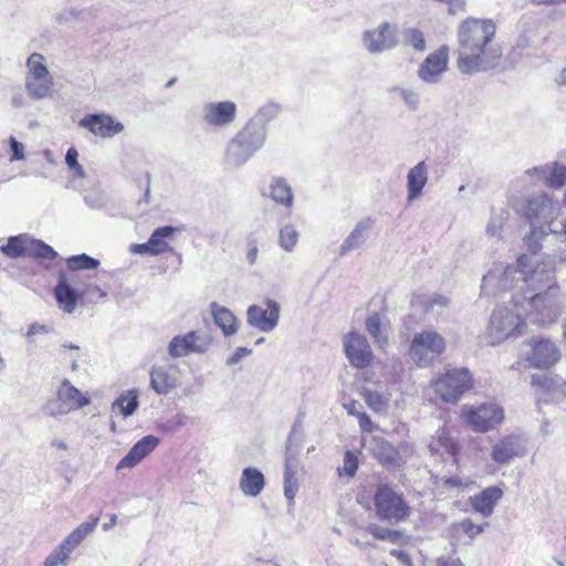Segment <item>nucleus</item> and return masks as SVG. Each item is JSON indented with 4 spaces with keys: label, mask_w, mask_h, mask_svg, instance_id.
I'll return each mask as SVG.
<instances>
[{
    "label": "nucleus",
    "mask_w": 566,
    "mask_h": 566,
    "mask_svg": "<svg viewBox=\"0 0 566 566\" xmlns=\"http://www.w3.org/2000/svg\"><path fill=\"white\" fill-rule=\"evenodd\" d=\"M429 449L433 454L447 453L452 458L453 463L459 465L461 447L447 427H441L436 431L429 443Z\"/></svg>",
    "instance_id": "obj_20"
},
{
    "label": "nucleus",
    "mask_w": 566,
    "mask_h": 566,
    "mask_svg": "<svg viewBox=\"0 0 566 566\" xmlns=\"http://www.w3.org/2000/svg\"><path fill=\"white\" fill-rule=\"evenodd\" d=\"M366 329L374 342L380 347L384 348L388 344V336L386 333V328L381 322L379 314L375 313L370 315L366 319Z\"/></svg>",
    "instance_id": "obj_32"
},
{
    "label": "nucleus",
    "mask_w": 566,
    "mask_h": 566,
    "mask_svg": "<svg viewBox=\"0 0 566 566\" xmlns=\"http://www.w3.org/2000/svg\"><path fill=\"white\" fill-rule=\"evenodd\" d=\"M30 242L31 238H29L27 234L10 237L8 239V243L2 245L0 251L11 259H17L28 254Z\"/></svg>",
    "instance_id": "obj_31"
},
{
    "label": "nucleus",
    "mask_w": 566,
    "mask_h": 566,
    "mask_svg": "<svg viewBox=\"0 0 566 566\" xmlns=\"http://www.w3.org/2000/svg\"><path fill=\"white\" fill-rule=\"evenodd\" d=\"M9 144L11 149L10 160L15 161L24 159L23 144L18 142L14 137H10Z\"/></svg>",
    "instance_id": "obj_53"
},
{
    "label": "nucleus",
    "mask_w": 566,
    "mask_h": 566,
    "mask_svg": "<svg viewBox=\"0 0 566 566\" xmlns=\"http://www.w3.org/2000/svg\"><path fill=\"white\" fill-rule=\"evenodd\" d=\"M374 536L378 539L388 541L394 544L401 542V539L403 538L402 532L398 530H389L381 527H377L374 531Z\"/></svg>",
    "instance_id": "obj_50"
},
{
    "label": "nucleus",
    "mask_w": 566,
    "mask_h": 566,
    "mask_svg": "<svg viewBox=\"0 0 566 566\" xmlns=\"http://www.w3.org/2000/svg\"><path fill=\"white\" fill-rule=\"evenodd\" d=\"M175 386L174 378L164 366L153 367L150 370V387L158 395H166Z\"/></svg>",
    "instance_id": "obj_30"
},
{
    "label": "nucleus",
    "mask_w": 566,
    "mask_h": 566,
    "mask_svg": "<svg viewBox=\"0 0 566 566\" xmlns=\"http://www.w3.org/2000/svg\"><path fill=\"white\" fill-rule=\"evenodd\" d=\"M304 439V430H303V417L301 415L295 419L292 430L289 434L286 448H292L293 450H297L302 447V442Z\"/></svg>",
    "instance_id": "obj_40"
},
{
    "label": "nucleus",
    "mask_w": 566,
    "mask_h": 566,
    "mask_svg": "<svg viewBox=\"0 0 566 566\" xmlns=\"http://www.w3.org/2000/svg\"><path fill=\"white\" fill-rule=\"evenodd\" d=\"M462 418L475 432H488L495 429L504 420V410L494 402L479 406H463Z\"/></svg>",
    "instance_id": "obj_8"
},
{
    "label": "nucleus",
    "mask_w": 566,
    "mask_h": 566,
    "mask_svg": "<svg viewBox=\"0 0 566 566\" xmlns=\"http://www.w3.org/2000/svg\"><path fill=\"white\" fill-rule=\"evenodd\" d=\"M356 368H365L374 360V354L365 337L356 334Z\"/></svg>",
    "instance_id": "obj_34"
},
{
    "label": "nucleus",
    "mask_w": 566,
    "mask_h": 566,
    "mask_svg": "<svg viewBox=\"0 0 566 566\" xmlns=\"http://www.w3.org/2000/svg\"><path fill=\"white\" fill-rule=\"evenodd\" d=\"M403 43L413 48L417 51L426 49V40L422 31L416 28L406 29L403 32Z\"/></svg>",
    "instance_id": "obj_41"
},
{
    "label": "nucleus",
    "mask_w": 566,
    "mask_h": 566,
    "mask_svg": "<svg viewBox=\"0 0 566 566\" xmlns=\"http://www.w3.org/2000/svg\"><path fill=\"white\" fill-rule=\"evenodd\" d=\"M349 491L352 489L345 490L339 495L338 514L350 524L354 521V503Z\"/></svg>",
    "instance_id": "obj_42"
},
{
    "label": "nucleus",
    "mask_w": 566,
    "mask_h": 566,
    "mask_svg": "<svg viewBox=\"0 0 566 566\" xmlns=\"http://www.w3.org/2000/svg\"><path fill=\"white\" fill-rule=\"evenodd\" d=\"M530 302L535 310L533 323L546 326L557 321L560 312L557 286H551L545 292L535 294Z\"/></svg>",
    "instance_id": "obj_10"
},
{
    "label": "nucleus",
    "mask_w": 566,
    "mask_h": 566,
    "mask_svg": "<svg viewBox=\"0 0 566 566\" xmlns=\"http://www.w3.org/2000/svg\"><path fill=\"white\" fill-rule=\"evenodd\" d=\"M83 541L81 535H78L75 530L61 543L62 547H64L70 554L72 551Z\"/></svg>",
    "instance_id": "obj_58"
},
{
    "label": "nucleus",
    "mask_w": 566,
    "mask_h": 566,
    "mask_svg": "<svg viewBox=\"0 0 566 566\" xmlns=\"http://www.w3.org/2000/svg\"><path fill=\"white\" fill-rule=\"evenodd\" d=\"M210 311L214 324L222 331L224 336H232L239 329V321L235 315L226 306L212 302Z\"/></svg>",
    "instance_id": "obj_23"
},
{
    "label": "nucleus",
    "mask_w": 566,
    "mask_h": 566,
    "mask_svg": "<svg viewBox=\"0 0 566 566\" xmlns=\"http://www.w3.org/2000/svg\"><path fill=\"white\" fill-rule=\"evenodd\" d=\"M258 241L255 238H249L247 242L245 260L249 265H254L258 260Z\"/></svg>",
    "instance_id": "obj_52"
},
{
    "label": "nucleus",
    "mask_w": 566,
    "mask_h": 566,
    "mask_svg": "<svg viewBox=\"0 0 566 566\" xmlns=\"http://www.w3.org/2000/svg\"><path fill=\"white\" fill-rule=\"evenodd\" d=\"M237 105L231 101L210 102L203 105L202 120L211 127H226L234 122Z\"/></svg>",
    "instance_id": "obj_14"
},
{
    "label": "nucleus",
    "mask_w": 566,
    "mask_h": 566,
    "mask_svg": "<svg viewBox=\"0 0 566 566\" xmlns=\"http://www.w3.org/2000/svg\"><path fill=\"white\" fill-rule=\"evenodd\" d=\"M524 454V448L515 436L501 438L492 448V460L497 464H506L516 457Z\"/></svg>",
    "instance_id": "obj_21"
},
{
    "label": "nucleus",
    "mask_w": 566,
    "mask_h": 566,
    "mask_svg": "<svg viewBox=\"0 0 566 566\" xmlns=\"http://www.w3.org/2000/svg\"><path fill=\"white\" fill-rule=\"evenodd\" d=\"M390 554L400 560L403 565L412 566V560L408 553L399 549H392Z\"/></svg>",
    "instance_id": "obj_62"
},
{
    "label": "nucleus",
    "mask_w": 566,
    "mask_h": 566,
    "mask_svg": "<svg viewBox=\"0 0 566 566\" xmlns=\"http://www.w3.org/2000/svg\"><path fill=\"white\" fill-rule=\"evenodd\" d=\"M473 483H474L473 481L463 482V480L458 476H451V478H446L442 480V488H444L446 490H450V489L463 490L464 488H467Z\"/></svg>",
    "instance_id": "obj_54"
},
{
    "label": "nucleus",
    "mask_w": 566,
    "mask_h": 566,
    "mask_svg": "<svg viewBox=\"0 0 566 566\" xmlns=\"http://www.w3.org/2000/svg\"><path fill=\"white\" fill-rule=\"evenodd\" d=\"M545 184L551 188H562L566 184V167L554 165L549 175L546 177Z\"/></svg>",
    "instance_id": "obj_44"
},
{
    "label": "nucleus",
    "mask_w": 566,
    "mask_h": 566,
    "mask_svg": "<svg viewBox=\"0 0 566 566\" xmlns=\"http://www.w3.org/2000/svg\"><path fill=\"white\" fill-rule=\"evenodd\" d=\"M473 377L467 368H449L440 373L431 381L438 398L446 403H457L460 398L473 388Z\"/></svg>",
    "instance_id": "obj_4"
},
{
    "label": "nucleus",
    "mask_w": 566,
    "mask_h": 566,
    "mask_svg": "<svg viewBox=\"0 0 566 566\" xmlns=\"http://www.w3.org/2000/svg\"><path fill=\"white\" fill-rule=\"evenodd\" d=\"M78 125L96 136L109 138L123 132L124 125L107 114H91L83 117Z\"/></svg>",
    "instance_id": "obj_17"
},
{
    "label": "nucleus",
    "mask_w": 566,
    "mask_h": 566,
    "mask_svg": "<svg viewBox=\"0 0 566 566\" xmlns=\"http://www.w3.org/2000/svg\"><path fill=\"white\" fill-rule=\"evenodd\" d=\"M98 522V517H91L90 521H86L82 524H80L75 532L81 535V537L84 539L87 535L93 533Z\"/></svg>",
    "instance_id": "obj_55"
},
{
    "label": "nucleus",
    "mask_w": 566,
    "mask_h": 566,
    "mask_svg": "<svg viewBox=\"0 0 566 566\" xmlns=\"http://www.w3.org/2000/svg\"><path fill=\"white\" fill-rule=\"evenodd\" d=\"M337 475L342 486H345L354 478V451H345L344 464L337 468Z\"/></svg>",
    "instance_id": "obj_39"
},
{
    "label": "nucleus",
    "mask_w": 566,
    "mask_h": 566,
    "mask_svg": "<svg viewBox=\"0 0 566 566\" xmlns=\"http://www.w3.org/2000/svg\"><path fill=\"white\" fill-rule=\"evenodd\" d=\"M251 354V349L247 347H238L235 352L227 359L228 366L237 365L243 357Z\"/></svg>",
    "instance_id": "obj_59"
},
{
    "label": "nucleus",
    "mask_w": 566,
    "mask_h": 566,
    "mask_svg": "<svg viewBox=\"0 0 566 566\" xmlns=\"http://www.w3.org/2000/svg\"><path fill=\"white\" fill-rule=\"evenodd\" d=\"M502 496V489L499 486H489L471 496L470 503L475 512L481 513L483 516H490Z\"/></svg>",
    "instance_id": "obj_22"
},
{
    "label": "nucleus",
    "mask_w": 566,
    "mask_h": 566,
    "mask_svg": "<svg viewBox=\"0 0 566 566\" xmlns=\"http://www.w3.org/2000/svg\"><path fill=\"white\" fill-rule=\"evenodd\" d=\"M80 13L75 9H65L56 15V21L59 23H67L76 19Z\"/></svg>",
    "instance_id": "obj_60"
},
{
    "label": "nucleus",
    "mask_w": 566,
    "mask_h": 566,
    "mask_svg": "<svg viewBox=\"0 0 566 566\" xmlns=\"http://www.w3.org/2000/svg\"><path fill=\"white\" fill-rule=\"evenodd\" d=\"M77 158V150L74 147L69 148L65 155V163L70 169H73L75 166L78 165Z\"/></svg>",
    "instance_id": "obj_61"
},
{
    "label": "nucleus",
    "mask_w": 566,
    "mask_h": 566,
    "mask_svg": "<svg viewBox=\"0 0 566 566\" xmlns=\"http://www.w3.org/2000/svg\"><path fill=\"white\" fill-rule=\"evenodd\" d=\"M269 197L285 208H292L294 195L287 180L283 177H272L270 182Z\"/></svg>",
    "instance_id": "obj_27"
},
{
    "label": "nucleus",
    "mask_w": 566,
    "mask_h": 566,
    "mask_svg": "<svg viewBox=\"0 0 566 566\" xmlns=\"http://www.w3.org/2000/svg\"><path fill=\"white\" fill-rule=\"evenodd\" d=\"M208 337L196 331L188 332L184 335L175 336L169 345L168 353L172 358H180L191 353L202 354L209 347Z\"/></svg>",
    "instance_id": "obj_13"
},
{
    "label": "nucleus",
    "mask_w": 566,
    "mask_h": 566,
    "mask_svg": "<svg viewBox=\"0 0 566 566\" xmlns=\"http://www.w3.org/2000/svg\"><path fill=\"white\" fill-rule=\"evenodd\" d=\"M338 391L344 409L347 410L348 415H354V374L348 369V367H345L344 371L339 375Z\"/></svg>",
    "instance_id": "obj_28"
},
{
    "label": "nucleus",
    "mask_w": 566,
    "mask_h": 566,
    "mask_svg": "<svg viewBox=\"0 0 566 566\" xmlns=\"http://www.w3.org/2000/svg\"><path fill=\"white\" fill-rule=\"evenodd\" d=\"M449 62V46L441 45L430 53L419 69V76L427 82H436L446 72Z\"/></svg>",
    "instance_id": "obj_19"
},
{
    "label": "nucleus",
    "mask_w": 566,
    "mask_h": 566,
    "mask_svg": "<svg viewBox=\"0 0 566 566\" xmlns=\"http://www.w3.org/2000/svg\"><path fill=\"white\" fill-rule=\"evenodd\" d=\"M374 505L378 518L391 524L406 522L412 513L403 494L387 483L377 486Z\"/></svg>",
    "instance_id": "obj_3"
},
{
    "label": "nucleus",
    "mask_w": 566,
    "mask_h": 566,
    "mask_svg": "<svg viewBox=\"0 0 566 566\" xmlns=\"http://www.w3.org/2000/svg\"><path fill=\"white\" fill-rule=\"evenodd\" d=\"M297 450L292 448L285 449L284 476H293L298 471Z\"/></svg>",
    "instance_id": "obj_47"
},
{
    "label": "nucleus",
    "mask_w": 566,
    "mask_h": 566,
    "mask_svg": "<svg viewBox=\"0 0 566 566\" xmlns=\"http://www.w3.org/2000/svg\"><path fill=\"white\" fill-rule=\"evenodd\" d=\"M533 255L523 254L517 259L518 271L524 275L525 280L532 277L536 272L537 262L533 261Z\"/></svg>",
    "instance_id": "obj_49"
},
{
    "label": "nucleus",
    "mask_w": 566,
    "mask_h": 566,
    "mask_svg": "<svg viewBox=\"0 0 566 566\" xmlns=\"http://www.w3.org/2000/svg\"><path fill=\"white\" fill-rule=\"evenodd\" d=\"M532 386L536 389L537 395H544L556 389V381L551 376L535 375L532 377Z\"/></svg>",
    "instance_id": "obj_43"
},
{
    "label": "nucleus",
    "mask_w": 566,
    "mask_h": 566,
    "mask_svg": "<svg viewBox=\"0 0 566 566\" xmlns=\"http://www.w3.org/2000/svg\"><path fill=\"white\" fill-rule=\"evenodd\" d=\"M158 437L148 434L138 440L117 463L116 471L135 468L142 460L148 457L159 444Z\"/></svg>",
    "instance_id": "obj_18"
},
{
    "label": "nucleus",
    "mask_w": 566,
    "mask_h": 566,
    "mask_svg": "<svg viewBox=\"0 0 566 566\" xmlns=\"http://www.w3.org/2000/svg\"><path fill=\"white\" fill-rule=\"evenodd\" d=\"M461 530L471 538L483 532V526L473 523L471 520L465 518L460 524Z\"/></svg>",
    "instance_id": "obj_56"
},
{
    "label": "nucleus",
    "mask_w": 566,
    "mask_h": 566,
    "mask_svg": "<svg viewBox=\"0 0 566 566\" xmlns=\"http://www.w3.org/2000/svg\"><path fill=\"white\" fill-rule=\"evenodd\" d=\"M525 345L527 347L525 360L532 368L548 369L562 358L559 347L551 338L533 336L525 342Z\"/></svg>",
    "instance_id": "obj_9"
},
{
    "label": "nucleus",
    "mask_w": 566,
    "mask_h": 566,
    "mask_svg": "<svg viewBox=\"0 0 566 566\" xmlns=\"http://www.w3.org/2000/svg\"><path fill=\"white\" fill-rule=\"evenodd\" d=\"M176 232V228L165 226L157 228L149 238V245L153 249V255L161 254L168 251L169 244L165 241L166 238L171 237Z\"/></svg>",
    "instance_id": "obj_33"
},
{
    "label": "nucleus",
    "mask_w": 566,
    "mask_h": 566,
    "mask_svg": "<svg viewBox=\"0 0 566 566\" xmlns=\"http://www.w3.org/2000/svg\"><path fill=\"white\" fill-rule=\"evenodd\" d=\"M78 289L81 298H86L91 303H95L97 300L104 298L107 295L105 291L93 283L83 284V286Z\"/></svg>",
    "instance_id": "obj_46"
},
{
    "label": "nucleus",
    "mask_w": 566,
    "mask_h": 566,
    "mask_svg": "<svg viewBox=\"0 0 566 566\" xmlns=\"http://www.w3.org/2000/svg\"><path fill=\"white\" fill-rule=\"evenodd\" d=\"M28 254L44 260H53L57 255V253L54 251L52 247H50L49 244L44 243L41 240L35 239H31Z\"/></svg>",
    "instance_id": "obj_38"
},
{
    "label": "nucleus",
    "mask_w": 566,
    "mask_h": 566,
    "mask_svg": "<svg viewBox=\"0 0 566 566\" xmlns=\"http://www.w3.org/2000/svg\"><path fill=\"white\" fill-rule=\"evenodd\" d=\"M281 306L276 301L266 300V308L250 305L247 310V322L250 326L263 333L275 329L280 318Z\"/></svg>",
    "instance_id": "obj_12"
},
{
    "label": "nucleus",
    "mask_w": 566,
    "mask_h": 566,
    "mask_svg": "<svg viewBox=\"0 0 566 566\" xmlns=\"http://www.w3.org/2000/svg\"><path fill=\"white\" fill-rule=\"evenodd\" d=\"M446 339L436 331L417 333L409 347V355L418 367H428L446 352Z\"/></svg>",
    "instance_id": "obj_6"
},
{
    "label": "nucleus",
    "mask_w": 566,
    "mask_h": 566,
    "mask_svg": "<svg viewBox=\"0 0 566 566\" xmlns=\"http://www.w3.org/2000/svg\"><path fill=\"white\" fill-rule=\"evenodd\" d=\"M428 180V169L424 161L412 167L407 176L408 200L418 198Z\"/></svg>",
    "instance_id": "obj_25"
},
{
    "label": "nucleus",
    "mask_w": 566,
    "mask_h": 566,
    "mask_svg": "<svg viewBox=\"0 0 566 566\" xmlns=\"http://www.w3.org/2000/svg\"><path fill=\"white\" fill-rule=\"evenodd\" d=\"M495 32L492 20L469 18L460 24L457 67L461 73L471 74L497 65L502 51L493 43Z\"/></svg>",
    "instance_id": "obj_1"
},
{
    "label": "nucleus",
    "mask_w": 566,
    "mask_h": 566,
    "mask_svg": "<svg viewBox=\"0 0 566 566\" xmlns=\"http://www.w3.org/2000/svg\"><path fill=\"white\" fill-rule=\"evenodd\" d=\"M300 233L293 224H285L279 232V245L286 252L294 251L298 242Z\"/></svg>",
    "instance_id": "obj_35"
},
{
    "label": "nucleus",
    "mask_w": 566,
    "mask_h": 566,
    "mask_svg": "<svg viewBox=\"0 0 566 566\" xmlns=\"http://www.w3.org/2000/svg\"><path fill=\"white\" fill-rule=\"evenodd\" d=\"M91 399L74 387L70 380L64 379L57 390V402L48 406L51 416L65 415L90 405Z\"/></svg>",
    "instance_id": "obj_11"
},
{
    "label": "nucleus",
    "mask_w": 566,
    "mask_h": 566,
    "mask_svg": "<svg viewBox=\"0 0 566 566\" xmlns=\"http://www.w3.org/2000/svg\"><path fill=\"white\" fill-rule=\"evenodd\" d=\"M265 485V479L263 473L256 468H245L242 471L240 479V490L247 496H258Z\"/></svg>",
    "instance_id": "obj_24"
},
{
    "label": "nucleus",
    "mask_w": 566,
    "mask_h": 566,
    "mask_svg": "<svg viewBox=\"0 0 566 566\" xmlns=\"http://www.w3.org/2000/svg\"><path fill=\"white\" fill-rule=\"evenodd\" d=\"M69 556L70 553L60 544V546L51 552L50 555L45 558L44 566L65 565Z\"/></svg>",
    "instance_id": "obj_48"
},
{
    "label": "nucleus",
    "mask_w": 566,
    "mask_h": 566,
    "mask_svg": "<svg viewBox=\"0 0 566 566\" xmlns=\"http://www.w3.org/2000/svg\"><path fill=\"white\" fill-rule=\"evenodd\" d=\"M130 251L134 252V253H138V254H150V255H153V249L149 245V241H147L146 243H142V244H133L130 247Z\"/></svg>",
    "instance_id": "obj_63"
},
{
    "label": "nucleus",
    "mask_w": 566,
    "mask_h": 566,
    "mask_svg": "<svg viewBox=\"0 0 566 566\" xmlns=\"http://www.w3.org/2000/svg\"><path fill=\"white\" fill-rule=\"evenodd\" d=\"M526 327V321L521 315L509 308L496 310L490 318L486 342L489 345L495 346L509 338L523 335Z\"/></svg>",
    "instance_id": "obj_5"
},
{
    "label": "nucleus",
    "mask_w": 566,
    "mask_h": 566,
    "mask_svg": "<svg viewBox=\"0 0 566 566\" xmlns=\"http://www.w3.org/2000/svg\"><path fill=\"white\" fill-rule=\"evenodd\" d=\"M67 268L72 271V274H77L78 270H91L96 269L99 265V261L85 253L70 256L66 260Z\"/></svg>",
    "instance_id": "obj_36"
},
{
    "label": "nucleus",
    "mask_w": 566,
    "mask_h": 566,
    "mask_svg": "<svg viewBox=\"0 0 566 566\" xmlns=\"http://www.w3.org/2000/svg\"><path fill=\"white\" fill-rule=\"evenodd\" d=\"M438 566H464L460 558L441 557L438 559Z\"/></svg>",
    "instance_id": "obj_64"
},
{
    "label": "nucleus",
    "mask_w": 566,
    "mask_h": 566,
    "mask_svg": "<svg viewBox=\"0 0 566 566\" xmlns=\"http://www.w3.org/2000/svg\"><path fill=\"white\" fill-rule=\"evenodd\" d=\"M356 416L358 418V423H359V427L363 432L361 444L366 446L367 444V434L368 433L374 434L377 432H381V430L379 429V427L377 424H375L370 420V418L365 412L356 413Z\"/></svg>",
    "instance_id": "obj_45"
},
{
    "label": "nucleus",
    "mask_w": 566,
    "mask_h": 566,
    "mask_svg": "<svg viewBox=\"0 0 566 566\" xmlns=\"http://www.w3.org/2000/svg\"><path fill=\"white\" fill-rule=\"evenodd\" d=\"M266 140L253 125L245 124L228 143L224 151V165L230 169L244 166L263 146Z\"/></svg>",
    "instance_id": "obj_2"
},
{
    "label": "nucleus",
    "mask_w": 566,
    "mask_h": 566,
    "mask_svg": "<svg viewBox=\"0 0 566 566\" xmlns=\"http://www.w3.org/2000/svg\"><path fill=\"white\" fill-rule=\"evenodd\" d=\"M298 486L300 484L296 475L284 476V496L290 502V506L293 505V501L298 490Z\"/></svg>",
    "instance_id": "obj_51"
},
{
    "label": "nucleus",
    "mask_w": 566,
    "mask_h": 566,
    "mask_svg": "<svg viewBox=\"0 0 566 566\" xmlns=\"http://www.w3.org/2000/svg\"><path fill=\"white\" fill-rule=\"evenodd\" d=\"M28 73L25 76V91L35 101L50 96L54 82L45 64V57L40 53H32L27 60Z\"/></svg>",
    "instance_id": "obj_7"
},
{
    "label": "nucleus",
    "mask_w": 566,
    "mask_h": 566,
    "mask_svg": "<svg viewBox=\"0 0 566 566\" xmlns=\"http://www.w3.org/2000/svg\"><path fill=\"white\" fill-rule=\"evenodd\" d=\"M138 392L137 390H127L117 397L112 403V412L118 411L124 418L133 416L138 409Z\"/></svg>",
    "instance_id": "obj_29"
},
{
    "label": "nucleus",
    "mask_w": 566,
    "mask_h": 566,
    "mask_svg": "<svg viewBox=\"0 0 566 566\" xmlns=\"http://www.w3.org/2000/svg\"><path fill=\"white\" fill-rule=\"evenodd\" d=\"M281 112V105L275 102H266L259 107L254 116L247 124L253 125L254 129L260 130L264 136L268 134L266 125L273 120Z\"/></svg>",
    "instance_id": "obj_26"
},
{
    "label": "nucleus",
    "mask_w": 566,
    "mask_h": 566,
    "mask_svg": "<svg viewBox=\"0 0 566 566\" xmlns=\"http://www.w3.org/2000/svg\"><path fill=\"white\" fill-rule=\"evenodd\" d=\"M396 28L388 22H384L378 28L366 31L363 36V43L370 52H382L397 44Z\"/></svg>",
    "instance_id": "obj_16"
},
{
    "label": "nucleus",
    "mask_w": 566,
    "mask_h": 566,
    "mask_svg": "<svg viewBox=\"0 0 566 566\" xmlns=\"http://www.w3.org/2000/svg\"><path fill=\"white\" fill-rule=\"evenodd\" d=\"M80 281V274H72L70 277L64 274L59 275L57 284L54 289L55 300L61 310L65 313L72 314L76 304L81 298L78 287H73L72 282Z\"/></svg>",
    "instance_id": "obj_15"
},
{
    "label": "nucleus",
    "mask_w": 566,
    "mask_h": 566,
    "mask_svg": "<svg viewBox=\"0 0 566 566\" xmlns=\"http://www.w3.org/2000/svg\"><path fill=\"white\" fill-rule=\"evenodd\" d=\"M361 396L366 405L375 412H382L387 409L388 397L377 391L365 389L361 391Z\"/></svg>",
    "instance_id": "obj_37"
},
{
    "label": "nucleus",
    "mask_w": 566,
    "mask_h": 566,
    "mask_svg": "<svg viewBox=\"0 0 566 566\" xmlns=\"http://www.w3.org/2000/svg\"><path fill=\"white\" fill-rule=\"evenodd\" d=\"M344 349L350 366H354V331L346 334L344 339Z\"/></svg>",
    "instance_id": "obj_57"
}]
</instances>
